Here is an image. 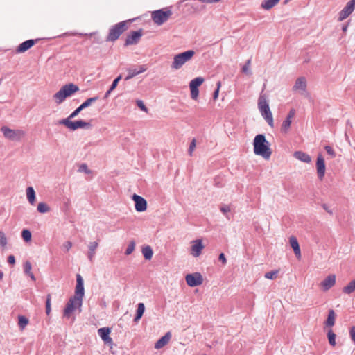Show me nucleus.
I'll return each instance as SVG.
<instances>
[{
	"label": "nucleus",
	"mask_w": 355,
	"mask_h": 355,
	"mask_svg": "<svg viewBox=\"0 0 355 355\" xmlns=\"http://www.w3.org/2000/svg\"><path fill=\"white\" fill-rule=\"evenodd\" d=\"M89 98H87L80 105H81V108H87L89 107Z\"/></svg>",
	"instance_id": "nucleus-57"
},
{
	"label": "nucleus",
	"mask_w": 355,
	"mask_h": 355,
	"mask_svg": "<svg viewBox=\"0 0 355 355\" xmlns=\"http://www.w3.org/2000/svg\"><path fill=\"white\" fill-rule=\"evenodd\" d=\"M1 130L3 133L4 137L10 140H15L17 137L19 138V136L21 134L20 130H12L6 126H3Z\"/></svg>",
	"instance_id": "nucleus-16"
},
{
	"label": "nucleus",
	"mask_w": 355,
	"mask_h": 355,
	"mask_svg": "<svg viewBox=\"0 0 355 355\" xmlns=\"http://www.w3.org/2000/svg\"><path fill=\"white\" fill-rule=\"evenodd\" d=\"M347 29V24L343 25L342 27V30L343 32H345Z\"/></svg>",
	"instance_id": "nucleus-60"
},
{
	"label": "nucleus",
	"mask_w": 355,
	"mask_h": 355,
	"mask_svg": "<svg viewBox=\"0 0 355 355\" xmlns=\"http://www.w3.org/2000/svg\"><path fill=\"white\" fill-rule=\"evenodd\" d=\"M96 101V98H90V104Z\"/></svg>",
	"instance_id": "nucleus-61"
},
{
	"label": "nucleus",
	"mask_w": 355,
	"mask_h": 355,
	"mask_svg": "<svg viewBox=\"0 0 355 355\" xmlns=\"http://www.w3.org/2000/svg\"><path fill=\"white\" fill-rule=\"evenodd\" d=\"M26 196L29 203L34 205L36 201L35 191L32 187H28L26 189Z\"/></svg>",
	"instance_id": "nucleus-25"
},
{
	"label": "nucleus",
	"mask_w": 355,
	"mask_h": 355,
	"mask_svg": "<svg viewBox=\"0 0 355 355\" xmlns=\"http://www.w3.org/2000/svg\"><path fill=\"white\" fill-rule=\"evenodd\" d=\"M142 254L146 260H150L153 255V251L150 246L146 245L142 248Z\"/></svg>",
	"instance_id": "nucleus-29"
},
{
	"label": "nucleus",
	"mask_w": 355,
	"mask_h": 355,
	"mask_svg": "<svg viewBox=\"0 0 355 355\" xmlns=\"http://www.w3.org/2000/svg\"><path fill=\"white\" fill-rule=\"evenodd\" d=\"M135 241H130L125 250V254L126 255L130 254L135 250Z\"/></svg>",
	"instance_id": "nucleus-44"
},
{
	"label": "nucleus",
	"mask_w": 355,
	"mask_h": 355,
	"mask_svg": "<svg viewBox=\"0 0 355 355\" xmlns=\"http://www.w3.org/2000/svg\"><path fill=\"white\" fill-rule=\"evenodd\" d=\"M79 89L78 86L74 83H70L65 84L53 96V98L57 105H60L67 98L72 96L75 93L78 92Z\"/></svg>",
	"instance_id": "nucleus-3"
},
{
	"label": "nucleus",
	"mask_w": 355,
	"mask_h": 355,
	"mask_svg": "<svg viewBox=\"0 0 355 355\" xmlns=\"http://www.w3.org/2000/svg\"><path fill=\"white\" fill-rule=\"evenodd\" d=\"M66 248H67V250H68L71 247V243L69 242V241H67L66 243Z\"/></svg>",
	"instance_id": "nucleus-59"
},
{
	"label": "nucleus",
	"mask_w": 355,
	"mask_h": 355,
	"mask_svg": "<svg viewBox=\"0 0 355 355\" xmlns=\"http://www.w3.org/2000/svg\"><path fill=\"white\" fill-rule=\"evenodd\" d=\"M355 0H350L338 14V21H342L347 18L354 10Z\"/></svg>",
	"instance_id": "nucleus-11"
},
{
	"label": "nucleus",
	"mask_w": 355,
	"mask_h": 355,
	"mask_svg": "<svg viewBox=\"0 0 355 355\" xmlns=\"http://www.w3.org/2000/svg\"><path fill=\"white\" fill-rule=\"evenodd\" d=\"M51 296L50 294H48L46 296V313L47 315H49L51 311Z\"/></svg>",
	"instance_id": "nucleus-39"
},
{
	"label": "nucleus",
	"mask_w": 355,
	"mask_h": 355,
	"mask_svg": "<svg viewBox=\"0 0 355 355\" xmlns=\"http://www.w3.org/2000/svg\"><path fill=\"white\" fill-rule=\"evenodd\" d=\"M98 245L97 242L90 243V259L92 258V251H94Z\"/></svg>",
	"instance_id": "nucleus-55"
},
{
	"label": "nucleus",
	"mask_w": 355,
	"mask_h": 355,
	"mask_svg": "<svg viewBox=\"0 0 355 355\" xmlns=\"http://www.w3.org/2000/svg\"><path fill=\"white\" fill-rule=\"evenodd\" d=\"M196 139H193V140L190 143L189 150H188L189 155H192L193 151L194 150V149L196 148Z\"/></svg>",
	"instance_id": "nucleus-50"
},
{
	"label": "nucleus",
	"mask_w": 355,
	"mask_h": 355,
	"mask_svg": "<svg viewBox=\"0 0 355 355\" xmlns=\"http://www.w3.org/2000/svg\"><path fill=\"white\" fill-rule=\"evenodd\" d=\"M185 280L188 286L195 287L200 286L203 282V277L200 272L187 274Z\"/></svg>",
	"instance_id": "nucleus-9"
},
{
	"label": "nucleus",
	"mask_w": 355,
	"mask_h": 355,
	"mask_svg": "<svg viewBox=\"0 0 355 355\" xmlns=\"http://www.w3.org/2000/svg\"><path fill=\"white\" fill-rule=\"evenodd\" d=\"M134 19H129L125 21H122L119 22L114 26H112L108 31V34L105 38L106 42H114L116 41L119 37L128 30V25Z\"/></svg>",
	"instance_id": "nucleus-4"
},
{
	"label": "nucleus",
	"mask_w": 355,
	"mask_h": 355,
	"mask_svg": "<svg viewBox=\"0 0 355 355\" xmlns=\"http://www.w3.org/2000/svg\"><path fill=\"white\" fill-rule=\"evenodd\" d=\"M132 198L135 202V208L137 211L143 212L147 209V201L143 197L133 194Z\"/></svg>",
	"instance_id": "nucleus-14"
},
{
	"label": "nucleus",
	"mask_w": 355,
	"mask_h": 355,
	"mask_svg": "<svg viewBox=\"0 0 355 355\" xmlns=\"http://www.w3.org/2000/svg\"><path fill=\"white\" fill-rule=\"evenodd\" d=\"M59 124L64 125L70 130L74 131L80 128H86L89 127V122L83 120L72 121L69 119H63L59 121Z\"/></svg>",
	"instance_id": "nucleus-8"
},
{
	"label": "nucleus",
	"mask_w": 355,
	"mask_h": 355,
	"mask_svg": "<svg viewBox=\"0 0 355 355\" xmlns=\"http://www.w3.org/2000/svg\"><path fill=\"white\" fill-rule=\"evenodd\" d=\"M336 283V276L334 275L327 276L322 282L321 285L324 291L329 290Z\"/></svg>",
	"instance_id": "nucleus-21"
},
{
	"label": "nucleus",
	"mask_w": 355,
	"mask_h": 355,
	"mask_svg": "<svg viewBox=\"0 0 355 355\" xmlns=\"http://www.w3.org/2000/svg\"><path fill=\"white\" fill-rule=\"evenodd\" d=\"M336 313L333 309H330L328 312L327 318L325 321V325L327 327H333L335 324L336 320Z\"/></svg>",
	"instance_id": "nucleus-27"
},
{
	"label": "nucleus",
	"mask_w": 355,
	"mask_h": 355,
	"mask_svg": "<svg viewBox=\"0 0 355 355\" xmlns=\"http://www.w3.org/2000/svg\"><path fill=\"white\" fill-rule=\"evenodd\" d=\"M327 337H328V340H329V344L331 345V346H335L336 345V335L335 333H334V331L330 329L328 333H327Z\"/></svg>",
	"instance_id": "nucleus-37"
},
{
	"label": "nucleus",
	"mask_w": 355,
	"mask_h": 355,
	"mask_svg": "<svg viewBox=\"0 0 355 355\" xmlns=\"http://www.w3.org/2000/svg\"><path fill=\"white\" fill-rule=\"evenodd\" d=\"M83 110V108H81V105H80L73 112H71V114L67 119H71L75 118Z\"/></svg>",
	"instance_id": "nucleus-46"
},
{
	"label": "nucleus",
	"mask_w": 355,
	"mask_h": 355,
	"mask_svg": "<svg viewBox=\"0 0 355 355\" xmlns=\"http://www.w3.org/2000/svg\"><path fill=\"white\" fill-rule=\"evenodd\" d=\"M288 1V0H286V1H285V3H287Z\"/></svg>",
	"instance_id": "nucleus-64"
},
{
	"label": "nucleus",
	"mask_w": 355,
	"mask_h": 355,
	"mask_svg": "<svg viewBox=\"0 0 355 355\" xmlns=\"http://www.w3.org/2000/svg\"><path fill=\"white\" fill-rule=\"evenodd\" d=\"M349 335H350V337H351V339L352 340V341H354L355 343V327L354 326H352L349 329Z\"/></svg>",
	"instance_id": "nucleus-52"
},
{
	"label": "nucleus",
	"mask_w": 355,
	"mask_h": 355,
	"mask_svg": "<svg viewBox=\"0 0 355 355\" xmlns=\"http://www.w3.org/2000/svg\"><path fill=\"white\" fill-rule=\"evenodd\" d=\"M142 36V29L136 31H132L130 34L128 35L125 41V46H130L137 44L141 37Z\"/></svg>",
	"instance_id": "nucleus-15"
},
{
	"label": "nucleus",
	"mask_w": 355,
	"mask_h": 355,
	"mask_svg": "<svg viewBox=\"0 0 355 355\" xmlns=\"http://www.w3.org/2000/svg\"><path fill=\"white\" fill-rule=\"evenodd\" d=\"M219 261L222 262L223 265H225L227 263V259L224 254V253H220L218 257Z\"/></svg>",
	"instance_id": "nucleus-53"
},
{
	"label": "nucleus",
	"mask_w": 355,
	"mask_h": 355,
	"mask_svg": "<svg viewBox=\"0 0 355 355\" xmlns=\"http://www.w3.org/2000/svg\"><path fill=\"white\" fill-rule=\"evenodd\" d=\"M278 270H272L265 273L264 277L268 279H275L277 278Z\"/></svg>",
	"instance_id": "nucleus-40"
},
{
	"label": "nucleus",
	"mask_w": 355,
	"mask_h": 355,
	"mask_svg": "<svg viewBox=\"0 0 355 355\" xmlns=\"http://www.w3.org/2000/svg\"><path fill=\"white\" fill-rule=\"evenodd\" d=\"M280 0H265L261 3V8L265 10H270L277 5Z\"/></svg>",
	"instance_id": "nucleus-28"
},
{
	"label": "nucleus",
	"mask_w": 355,
	"mask_h": 355,
	"mask_svg": "<svg viewBox=\"0 0 355 355\" xmlns=\"http://www.w3.org/2000/svg\"><path fill=\"white\" fill-rule=\"evenodd\" d=\"M355 291V279L351 281L347 286L343 288V291L345 293L350 294Z\"/></svg>",
	"instance_id": "nucleus-32"
},
{
	"label": "nucleus",
	"mask_w": 355,
	"mask_h": 355,
	"mask_svg": "<svg viewBox=\"0 0 355 355\" xmlns=\"http://www.w3.org/2000/svg\"><path fill=\"white\" fill-rule=\"evenodd\" d=\"M204 248V245H202V240L200 239H196L193 241V243L191 246V254L195 257H198L202 253V250Z\"/></svg>",
	"instance_id": "nucleus-17"
},
{
	"label": "nucleus",
	"mask_w": 355,
	"mask_h": 355,
	"mask_svg": "<svg viewBox=\"0 0 355 355\" xmlns=\"http://www.w3.org/2000/svg\"><path fill=\"white\" fill-rule=\"evenodd\" d=\"M306 89V80L304 77H299L295 80V85L293 87V90H302L305 91Z\"/></svg>",
	"instance_id": "nucleus-22"
},
{
	"label": "nucleus",
	"mask_w": 355,
	"mask_h": 355,
	"mask_svg": "<svg viewBox=\"0 0 355 355\" xmlns=\"http://www.w3.org/2000/svg\"><path fill=\"white\" fill-rule=\"evenodd\" d=\"M220 87H221V83H220V81H218L216 83V89H215V91L213 93V99L214 101H216L218 97Z\"/></svg>",
	"instance_id": "nucleus-45"
},
{
	"label": "nucleus",
	"mask_w": 355,
	"mask_h": 355,
	"mask_svg": "<svg viewBox=\"0 0 355 355\" xmlns=\"http://www.w3.org/2000/svg\"><path fill=\"white\" fill-rule=\"evenodd\" d=\"M198 1L203 3L211 4V3H218L221 0H198Z\"/></svg>",
	"instance_id": "nucleus-54"
},
{
	"label": "nucleus",
	"mask_w": 355,
	"mask_h": 355,
	"mask_svg": "<svg viewBox=\"0 0 355 355\" xmlns=\"http://www.w3.org/2000/svg\"><path fill=\"white\" fill-rule=\"evenodd\" d=\"M144 311H145L144 304L141 303V302L139 303L137 305V309L136 311V314L133 319V321L135 322H137L142 318Z\"/></svg>",
	"instance_id": "nucleus-26"
},
{
	"label": "nucleus",
	"mask_w": 355,
	"mask_h": 355,
	"mask_svg": "<svg viewBox=\"0 0 355 355\" xmlns=\"http://www.w3.org/2000/svg\"><path fill=\"white\" fill-rule=\"evenodd\" d=\"M322 207H323V209H324L325 211H327L328 213H329V214H333V213H332V211H331V209H329V207H328V205H327V204H323V205H322Z\"/></svg>",
	"instance_id": "nucleus-58"
},
{
	"label": "nucleus",
	"mask_w": 355,
	"mask_h": 355,
	"mask_svg": "<svg viewBox=\"0 0 355 355\" xmlns=\"http://www.w3.org/2000/svg\"><path fill=\"white\" fill-rule=\"evenodd\" d=\"M3 277V272H0V279H1Z\"/></svg>",
	"instance_id": "nucleus-63"
},
{
	"label": "nucleus",
	"mask_w": 355,
	"mask_h": 355,
	"mask_svg": "<svg viewBox=\"0 0 355 355\" xmlns=\"http://www.w3.org/2000/svg\"><path fill=\"white\" fill-rule=\"evenodd\" d=\"M21 237L25 242H30L32 239L31 232L28 229H24L21 233Z\"/></svg>",
	"instance_id": "nucleus-34"
},
{
	"label": "nucleus",
	"mask_w": 355,
	"mask_h": 355,
	"mask_svg": "<svg viewBox=\"0 0 355 355\" xmlns=\"http://www.w3.org/2000/svg\"><path fill=\"white\" fill-rule=\"evenodd\" d=\"M324 149L326 150L328 155H329L332 158L336 157V153L332 147L330 146H326L324 147Z\"/></svg>",
	"instance_id": "nucleus-49"
},
{
	"label": "nucleus",
	"mask_w": 355,
	"mask_h": 355,
	"mask_svg": "<svg viewBox=\"0 0 355 355\" xmlns=\"http://www.w3.org/2000/svg\"><path fill=\"white\" fill-rule=\"evenodd\" d=\"M295 114V110L294 109H291V110H290V111L288 112V115H287L286 118H287V119H291H291H292V118H293V117H294Z\"/></svg>",
	"instance_id": "nucleus-56"
},
{
	"label": "nucleus",
	"mask_w": 355,
	"mask_h": 355,
	"mask_svg": "<svg viewBox=\"0 0 355 355\" xmlns=\"http://www.w3.org/2000/svg\"><path fill=\"white\" fill-rule=\"evenodd\" d=\"M250 60H248L245 64L243 66L241 71L244 73H250Z\"/></svg>",
	"instance_id": "nucleus-47"
},
{
	"label": "nucleus",
	"mask_w": 355,
	"mask_h": 355,
	"mask_svg": "<svg viewBox=\"0 0 355 355\" xmlns=\"http://www.w3.org/2000/svg\"><path fill=\"white\" fill-rule=\"evenodd\" d=\"M291 124V120L286 118V119L283 121L281 127V131L282 132H287Z\"/></svg>",
	"instance_id": "nucleus-38"
},
{
	"label": "nucleus",
	"mask_w": 355,
	"mask_h": 355,
	"mask_svg": "<svg viewBox=\"0 0 355 355\" xmlns=\"http://www.w3.org/2000/svg\"><path fill=\"white\" fill-rule=\"evenodd\" d=\"M136 104L141 110L144 111L146 112H148V108L146 107V106L144 105V102L141 100H137Z\"/></svg>",
	"instance_id": "nucleus-48"
},
{
	"label": "nucleus",
	"mask_w": 355,
	"mask_h": 355,
	"mask_svg": "<svg viewBox=\"0 0 355 355\" xmlns=\"http://www.w3.org/2000/svg\"><path fill=\"white\" fill-rule=\"evenodd\" d=\"M146 69L147 68L145 65H140L137 68H130L128 69V76L125 77V80H130L135 76L144 72Z\"/></svg>",
	"instance_id": "nucleus-18"
},
{
	"label": "nucleus",
	"mask_w": 355,
	"mask_h": 355,
	"mask_svg": "<svg viewBox=\"0 0 355 355\" xmlns=\"http://www.w3.org/2000/svg\"><path fill=\"white\" fill-rule=\"evenodd\" d=\"M254 153L257 155L261 156L266 159H268L272 154L270 148V144L266 140V137L263 134H259L255 136L253 141Z\"/></svg>",
	"instance_id": "nucleus-2"
},
{
	"label": "nucleus",
	"mask_w": 355,
	"mask_h": 355,
	"mask_svg": "<svg viewBox=\"0 0 355 355\" xmlns=\"http://www.w3.org/2000/svg\"><path fill=\"white\" fill-rule=\"evenodd\" d=\"M28 319L24 315L18 316V325L21 329H24L28 324Z\"/></svg>",
	"instance_id": "nucleus-36"
},
{
	"label": "nucleus",
	"mask_w": 355,
	"mask_h": 355,
	"mask_svg": "<svg viewBox=\"0 0 355 355\" xmlns=\"http://www.w3.org/2000/svg\"><path fill=\"white\" fill-rule=\"evenodd\" d=\"M84 293L83 279L80 275L77 274L75 293L69 298L64 309V317L69 318L71 316V314L76 310H79L80 312V307L83 304V297Z\"/></svg>",
	"instance_id": "nucleus-1"
},
{
	"label": "nucleus",
	"mask_w": 355,
	"mask_h": 355,
	"mask_svg": "<svg viewBox=\"0 0 355 355\" xmlns=\"http://www.w3.org/2000/svg\"><path fill=\"white\" fill-rule=\"evenodd\" d=\"M258 107L261 112V116L267 121L268 125L273 128V118L272 112L270 110L268 103H267L266 98L264 96H260L258 100Z\"/></svg>",
	"instance_id": "nucleus-5"
},
{
	"label": "nucleus",
	"mask_w": 355,
	"mask_h": 355,
	"mask_svg": "<svg viewBox=\"0 0 355 355\" xmlns=\"http://www.w3.org/2000/svg\"><path fill=\"white\" fill-rule=\"evenodd\" d=\"M41 39H29L21 43L16 49L17 53H22L30 49L35 44H37Z\"/></svg>",
	"instance_id": "nucleus-13"
},
{
	"label": "nucleus",
	"mask_w": 355,
	"mask_h": 355,
	"mask_svg": "<svg viewBox=\"0 0 355 355\" xmlns=\"http://www.w3.org/2000/svg\"><path fill=\"white\" fill-rule=\"evenodd\" d=\"M7 261L8 263L10 264V265H12V266H14L16 263V260H15V257L14 255L12 254H10L8 257V259H7Z\"/></svg>",
	"instance_id": "nucleus-51"
},
{
	"label": "nucleus",
	"mask_w": 355,
	"mask_h": 355,
	"mask_svg": "<svg viewBox=\"0 0 355 355\" xmlns=\"http://www.w3.org/2000/svg\"><path fill=\"white\" fill-rule=\"evenodd\" d=\"M191 92V97L192 99L196 100L199 95V89L197 87H189Z\"/></svg>",
	"instance_id": "nucleus-42"
},
{
	"label": "nucleus",
	"mask_w": 355,
	"mask_h": 355,
	"mask_svg": "<svg viewBox=\"0 0 355 355\" xmlns=\"http://www.w3.org/2000/svg\"><path fill=\"white\" fill-rule=\"evenodd\" d=\"M172 14L168 8L159 9L151 12V19L155 24L161 26L169 19Z\"/></svg>",
	"instance_id": "nucleus-6"
},
{
	"label": "nucleus",
	"mask_w": 355,
	"mask_h": 355,
	"mask_svg": "<svg viewBox=\"0 0 355 355\" xmlns=\"http://www.w3.org/2000/svg\"><path fill=\"white\" fill-rule=\"evenodd\" d=\"M32 266L29 261H26L23 264L24 272L26 275L28 276L33 281H35V277L31 272Z\"/></svg>",
	"instance_id": "nucleus-24"
},
{
	"label": "nucleus",
	"mask_w": 355,
	"mask_h": 355,
	"mask_svg": "<svg viewBox=\"0 0 355 355\" xmlns=\"http://www.w3.org/2000/svg\"><path fill=\"white\" fill-rule=\"evenodd\" d=\"M7 245V238L3 232L0 231V246L2 248L6 247Z\"/></svg>",
	"instance_id": "nucleus-43"
},
{
	"label": "nucleus",
	"mask_w": 355,
	"mask_h": 355,
	"mask_svg": "<svg viewBox=\"0 0 355 355\" xmlns=\"http://www.w3.org/2000/svg\"><path fill=\"white\" fill-rule=\"evenodd\" d=\"M195 54L193 50H188L174 56L171 67L174 69H180L187 62L190 60Z\"/></svg>",
	"instance_id": "nucleus-7"
},
{
	"label": "nucleus",
	"mask_w": 355,
	"mask_h": 355,
	"mask_svg": "<svg viewBox=\"0 0 355 355\" xmlns=\"http://www.w3.org/2000/svg\"><path fill=\"white\" fill-rule=\"evenodd\" d=\"M94 35H95V33H90V34H89L90 38Z\"/></svg>",
	"instance_id": "nucleus-62"
},
{
	"label": "nucleus",
	"mask_w": 355,
	"mask_h": 355,
	"mask_svg": "<svg viewBox=\"0 0 355 355\" xmlns=\"http://www.w3.org/2000/svg\"><path fill=\"white\" fill-rule=\"evenodd\" d=\"M171 338V334L170 331L165 334L164 336L161 337L155 344V348L159 349L167 345Z\"/></svg>",
	"instance_id": "nucleus-19"
},
{
	"label": "nucleus",
	"mask_w": 355,
	"mask_h": 355,
	"mask_svg": "<svg viewBox=\"0 0 355 355\" xmlns=\"http://www.w3.org/2000/svg\"><path fill=\"white\" fill-rule=\"evenodd\" d=\"M290 245L293 250V252L298 259L301 258V251L299 243L295 236H291L289 239Z\"/></svg>",
	"instance_id": "nucleus-20"
},
{
	"label": "nucleus",
	"mask_w": 355,
	"mask_h": 355,
	"mask_svg": "<svg viewBox=\"0 0 355 355\" xmlns=\"http://www.w3.org/2000/svg\"><path fill=\"white\" fill-rule=\"evenodd\" d=\"M37 210L40 214H45L50 211V207L46 202H41L37 205Z\"/></svg>",
	"instance_id": "nucleus-31"
},
{
	"label": "nucleus",
	"mask_w": 355,
	"mask_h": 355,
	"mask_svg": "<svg viewBox=\"0 0 355 355\" xmlns=\"http://www.w3.org/2000/svg\"><path fill=\"white\" fill-rule=\"evenodd\" d=\"M316 170L318 178L320 180H322L325 175L326 165L324 159L321 154H319L317 157Z\"/></svg>",
	"instance_id": "nucleus-12"
},
{
	"label": "nucleus",
	"mask_w": 355,
	"mask_h": 355,
	"mask_svg": "<svg viewBox=\"0 0 355 355\" xmlns=\"http://www.w3.org/2000/svg\"><path fill=\"white\" fill-rule=\"evenodd\" d=\"M293 155L296 159L304 163H310L311 161L310 155L302 151H295Z\"/></svg>",
	"instance_id": "nucleus-23"
},
{
	"label": "nucleus",
	"mask_w": 355,
	"mask_h": 355,
	"mask_svg": "<svg viewBox=\"0 0 355 355\" xmlns=\"http://www.w3.org/2000/svg\"><path fill=\"white\" fill-rule=\"evenodd\" d=\"M204 82V78L202 77H196L191 80L189 83V87L198 88Z\"/></svg>",
	"instance_id": "nucleus-33"
},
{
	"label": "nucleus",
	"mask_w": 355,
	"mask_h": 355,
	"mask_svg": "<svg viewBox=\"0 0 355 355\" xmlns=\"http://www.w3.org/2000/svg\"><path fill=\"white\" fill-rule=\"evenodd\" d=\"M111 329L109 327H102L98 329V334L105 345L110 347V349L113 347L114 343L112 338L110 336Z\"/></svg>",
	"instance_id": "nucleus-10"
},
{
	"label": "nucleus",
	"mask_w": 355,
	"mask_h": 355,
	"mask_svg": "<svg viewBox=\"0 0 355 355\" xmlns=\"http://www.w3.org/2000/svg\"><path fill=\"white\" fill-rule=\"evenodd\" d=\"M220 210L225 215L227 220L230 219L229 213L231 211V208L230 205L222 204L220 206Z\"/></svg>",
	"instance_id": "nucleus-35"
},
{
	"label": "nucleus",
	"mask_w": 355,
	"mask_h": 355,
	"mask_svg": "<svg viewBox=\"0 0 355 355\" xmlns=\"http://www.w3.org/2000/svg\"><path fill=\"white\" fill-rule=\"evenodd\" d=\"M121 78L122 76L119 75L113 80L112 85H110V89L107 91V92L105 94V98L108 97L111 92H112L117 87L119 82L121 80Z\"/></svg>",
	"instance_id": "nucleus-30"
},
{
	"label": "nucleus",
	"mask_w": 355,
	"mask_h": 355,
	"mask_svg": "<svg viewBox=\"0 0 355 355\" xmlns=\"http://www.w3.org/2000/svg\"><path fill=\"white\" fill-rule=\"evenodd\" d=\"M78 172L89 174V168H88L87 164L83 163V164H78Z\"/></svg>",
	"instance_id": "nucleus-41"
}]
</instances>
